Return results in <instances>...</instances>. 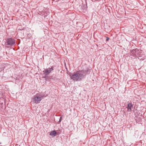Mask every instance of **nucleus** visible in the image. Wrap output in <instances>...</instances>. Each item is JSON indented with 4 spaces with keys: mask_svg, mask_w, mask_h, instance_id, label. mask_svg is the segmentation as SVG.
<instances>
[{
    "mask_svg": "<svg viewBox=\"0 0 146 146\" xmlns=\"http://www.w3.org/2000/svg\"><path fill=\"white\" fill-rule=\"evenodd\" d=\"M87 73L86 70H82L76 72H74L72 74H70L69 75L71 79L74 81H80L84 78Z\"/></svg>",
    "mask_w": 146,
    "mask_h": 146,
    "instance_id": "obj_1",
    "label": "nucleus"
},
{
    "mask_svg": "<svg viewBox=\"0 0 146 146\" xmlns=\"http://www.w3.org/2000/svg\"><path fill=\"white\" fill-rule=\"evenodd\" d=\"M42 96L39 94L35 96L32 100L35 103L37 104L40 102L42 99Z\"/></svg>",
    "mask_w": 146,
    "mask_h": 146,
    "instance_id": "obj_2",
    "label": "nucleus"
},
{
    "mask_svg": "<svg viewBox=\"0 0 146 146\" xmlns=\"http://www.w3.org/2000/svg\"><path fill=\"white\" fill-rule=\"evenodd\" d=\"M15 40L11 38H8L7 39L5 45L12 46L15 45Z\"/></svg>",
    "mask_w": 146,
    "mask_h": 146,
    "instance_id": "obj_3",
    "label": "nucleus"
},
{
    "mask_svg": "<svg viewBox=\"0 0 146 146\" xmlns=\"http://www.w3.org/2000/svg\"><path fill=\"white\" fill-rule=\"evenodd\" d=\"M133 107V105L132 104V103L130 102L129 103H128L127 106V110L130 111H132L131 108Z\"/></svg>",
    "mask_w": 146,
    "mask_h": 146,
    "instance_id": "obj_4",
    "label": "nucleus"
},
{
    "mask_svg": "<svg viewBox=\"0 0 146 146\" xmlns=\"http://www.w3.org/2000/svg\"><path fill=\"white\" fill-rule=\"evenodd\" d=\"M56 134L57 133L55 131H52L50 132V135L55 136H56Z\"/></svg>",
    "mask_w": 146,
    "mask_h": 146,
    "instance_id": "obj_5",
    "label": "nucleus"
},
{
    "mask_svg": "<svg viewBox=\"0 0 146 146\" xmlns=\"http://www.w3.org/2000/svg\"><path fill=\"white\" fill-rule=\"evenodd\" d=\"M43 72L45 75H48L50 73L49 70L48 69H45L44 71H43Z\"/></svg>",
    "mask_w": 146,
    "mask_h": 146,
    "instance_id": "obj_6",
    "label": "nucleus"
},
{
    "mask_svg": "<svg viewBox=\"0 0 146 146\" xmlns=\"http://www.w3.org/2000/svg\"><path fill=\"white\" fill-rule=\"evenodd\" d=\"M62 117H60V119H59V121H58V123H59L61 121V120H62Z\"/></svg>",
    "mask_w": 146,
    "mask_h": 146,
    "instance_id": "obj_7",
    "label": "nucleus"
},
{
    "mask_svg": "<svg viewBox=\"0 0 146 146\" xmlns=\"http://www.w3.org/2000/svg\"><path fill=\"white\" fill-rule=\"evenodd\" d=\"M48 69L49 70L50 72H51L53 70V69L52 68H49Z\"/></svg>",
    "mask_w": 146,
    "mask_h": 146,
    "instance_id": "obj_8",
    "label": "nucleus"
},
{
    "mask_svg": "<svg viewBox=\"0 0 146 146\" xmlns=\"http://www.w3.org/2000/svg\"><path fill=\"white\" fill-rule=\"evenodd\" d=\"M3 68H0V72H1L2 70H3Z\"/></svg>",
    "mask_w": 146,
    "mask_h": 146,
    "instance_id": "obj_9",
    "label": "nucleus"
},
{
    "mask_svg": "<svg viewBox=\"0 0 146 146\" xmlns=\"http://www.w3.org/2000/svg\"><path fill=\"white\" fill-rule=\"evenodd\" d=\"M109 40V38H108V37H107V38L106 40H107V41H108V40Z\"/></svg>",
    "mask_w": 146,
    "mask_h": 146,
    "instance_id": "obj_10",
    "label": "nucleus"
},
{
    "mask_svg": "<svg viewBox=\"0 0 146 146\" xmlns=\"http://www.w3.org/2000/svg\"><path fill=\"white\" fill-rule=\"evenodd\" d=\"M1 143H0V144H1Z\"/></svg>",
    "mask_w": 146,
    "mask_h": 146,
    "instance_id": "obj_11",
    "label": "nucleus"
}]
</instances>
